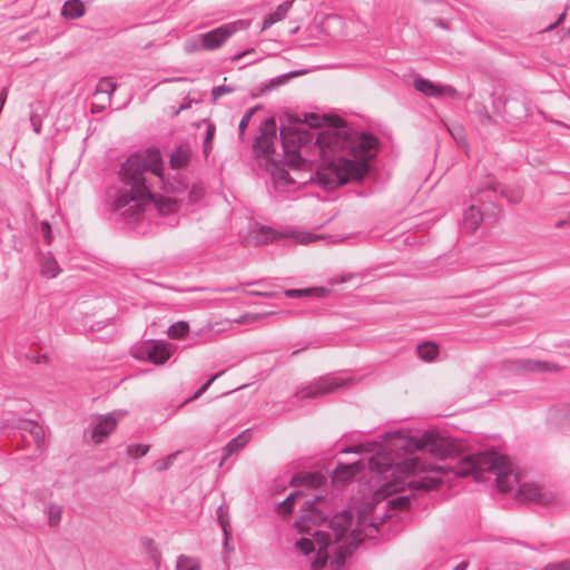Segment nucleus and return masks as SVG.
Masks as SVG:
<instances>
[{
  "instance_id": "obj_1",
  "label": "nucleus",
  "mask_w": 570,
  "mask_h": 570,
  "mask_svg": "<svg viewBox=\"0 0 570 570\" xmlns=\"http://www.w3.org/2000/svg\"><path fill=\"white\" fill-rule=\"evenodd\" d=\"M276 139L277 125L271 117L259 125V135L252 141V156L271 175L281 194L307 183L333 190L362 180L371 170L379 145L374 135L358 134L336 116L315 112L281 128L282 153L274 148Z\"/></svg>"
},
{
  "instance_id": "obj_2",
  "label": "nucleus",
  "mask_w": 570,
  "mask_h": 570,
  "mask_svg": "<svg viewBox=\"0 0 570 570\" xmlns=\"http://www.w3.org/2000/svg\"><path fill=\"white\" fill-rule=\"evenodd\" d=\"M322 507L323 502L320 499L303 501V513L296 520V528L299 533L311 534L313 539L301 538L296 547L308 556L315 551L316 543L317 554L312 562L313 568L323 569L332 557V566L340 569L364 538L371 539L374 535L379 523L371 519L368 524H365L368 513L373 510L371 504L360 505L356 518L350 510L330 517Z\"/></svg>"
},
{
  "instance_id": "obj_3",
  "label": "nucleus",
  "mask_w": 570,
  "mask_h": 570,
  "mask_svg": "<svg viewBox=\"0 0 570 570\" xmlns=\"http://www.w3.org/2000/svg\"><path fill=\"white\" fill-rule=\"evenodd\" d=\"M119 176L124 187L118 190L112 209L121 212L126 218H138L142 206L154 202L160 214L166 215L178 210L179 204L169 197L156 198L151 191V179L157 180L166 193L180 194L187 190V185L177 174L165 176L164 161L157 148L130 155L121 165Z\"/></svg>"
},
{
  "instance_id": "obj_4",
  "label": "nucleus",
  "mask_w": 570,
  "mask_h": 570,
  "mask_svg": "<svg viewBox=\"0 0 570 570\" xmlns=\"http://www.w3.org/2000/svg\"><path fill=\"white\" fill-rule=\"evenodd\" d=\"M370 464L379 473L393 471L400 476H409L421 472H440L446 474L453 471L455 475L465 478L473 476L476 482L483 481V473L490 472L495 476L497 488L500 492H509L518 481L513 473L511 463L495 451L479 452L463 458L461 465L455 469L436 462H428L423 458L415 455L405 458L396 463L385 461L381 463L372 458Z\"/></svg>"
},
{
  "instance_id": "obj_5",
  "label": "nucleus",
  "mask_w": 570,
  "mask_h": 570,
  "mask_svg": "<svg viewBox=\"0 0 570 570\" xmlns=\"http://www.w3.org/2000/svg\"><path fill=\"white\" fill-rule=\"evenodd\" d=\"M471 197L473 203L480 205L484 212L489 213V216L494 218L499 215L501 198H507L510 203L514 202L509 198L507 190L494 177H488L481 186L471 193Z\"/></svg>"
},
{
  "instance_id": "obj_6",
  "label": "nucleus",
  "mask_w": 570,
  "mask_h": 570,
  "mask_svg": "<svg viewBox=\"0 0 570 570\" xmlns=\"http://www.w3.org/2000/svg\"><path fill=\"white\" fill-rule=\"evenodd\" d=\"M248 22L239 19L228 22L213 29L208 32L202 33V43L205 50H215L219 48L228 38L239 30L246 29Z\"/></svg>"
},
{
  "instance_id": "obj_7",
  "label": "nucleus",
  "mask_w": 570,
  "mask_h": 570,
  "mask_svg": "<svg viewBox=\"0 0 570 570\" xmlns=\"http://www.w3.org/2000/svg\"><path fill=\"white\" fill-rule=\"evenodd\" d=\"M350 383L351 380H344L331 374L317 379L315 382L301 390L299 395L302 399H314L330 394L341 387L347 386Z\"/></svg>"
},
{
  "instance_id": "obj_8",
  "label": "nucleus",
  "mask_w": 570,
  "mask_h": 570,
  "mask_svg": "<svg viewBox=\"0 0 570 570\" xmlns=\"http://www.w3.org/2000/svg\"><path fill=\"white\" fill-rule=\"evenodd\" d=\"M134 356L156 365L164 364L169 357L168 344L164 341H145L134 348Z\"/></svg>"
},
{
  "instance_id": "obj_9",
  "label": "nucleus",
  "mask_w": 570,
  "mask_h": 570,
  "mask_svg": "<svg viewBox=\"0 0 570 570\" xmlns=\"http://www.w3.org/2000/svg\"><path fill=\"white\" fill-rule=\"evenodd\" d=\"M412 501H413V499L410 495H399L396 498H392L386 502L384 512H379L377 511L379 507L370 503L373 507V510L371 513H368L365 524H368L371 519H374L375 522L379 523L377 530H380V527L384 523L385 519L392 518L391 514H387L389 510H400V511L409 510L411 508ZM363 504L364 503H362L361 505H363ZM377 532L379 531H376L374 534H376ZM374 537L375 535H373L372 538H374Z\"/></svg>"
},
{
  "instance_id": "obj_10",
  "label": "nucleus",
  "mask_w": 570,
  "mask_h": 570,
  "mask_svg": "<svg viewBox=\"0 0 570 570\" xmlns=\"http://www.w3.org/2000/svg\"><path fill=\"white\" fill-rule=\"evenodd\" d=\"M518 499L523 502H534L543 505H550L556 502V497L551 493H544L533 483H523L519 487Z\"/></svg>"
},
{
  "instance_id": "obj_11",
  "label": "nucleus",
  "mask_w": 570,
  "mask_h": 570,
  "mask_svg": "<svg viewBox=\"0 0 570 570\" xmlns=\"http://www.w3.org/2000/svg\"><path fill=\"white\" fill-rule=\"evenodd\" d=\"M424 445L429 449L431 454L442 460L454 458L458 454L456 446L445 438L434 435L424 436Z\"/></svg>"
},
{
  "instance_id": "obj_12",
  "label": "nucleus",
  "mask_w": 570,
  "mask_h": 570,
  "mask_svg": "<svg viewBox=\"0 0 570 570\" xmlns=\"http://www.w3.org/2000/svg\"><path fill=\"white\" fill-rule=\"evenodd\" d=\"M413 85L417 91L422 92L428 97L449 96L451 98H454L458 94L456 89L452 86L439 85L422 77L415 78Z\"/></svg>"
},
{
  "instance_id": "obj_13",
  "label": "nucleus",
  "mask_w": 570,
  "mask_h": 570,
  "mask_svg": "<svg viewBox=\"0 0 570 570\" xmlns=\"http://www.w3.org/2000/svg\"><path fill=\"white\" fill-rule=\"evenodd\" d=\"M122 412H112L102 416L91 430V439L96 444H100L116 428L117 422L124 416Z\"/></svg>"
},
{
  "instance_id": "obj_14",
  "label": "nucleus",
  "mask_w": 570,
  "mask_h": 570,
  "mask_svg": "<svg viewBox=\"0 0 570 570\" xmlns=\"http://www.w3.org/2000/svg\"><path fill=\"white\" fill-rule=\"evenodd\" d=\"M283 238H287L286 233L259 223H252V243L255 245H267Z\"/></svg>"
},
{
  "instance_id": "obj_15",
  "label": "nucleus",
  "mask_w": 570,
  "mask_h": 570,
  "mask_svg": "<svg viewBox=\"0 0 570 570\" xmlns=\"http://www.w3.org/2000/svg\"><path fill=\"white\" fill-rule=\"evenodd\" d=\"M306 72L305 69L302 70H294L286 73H283L281 76L274 77L269 79L266 82H261L252 88V98L257 96L266 95L281 86L285 85L289 79L304 75Z\"/></svg>"
},
{
  "instance_id": "obj_16",
  "label": "nucleus",
  "mask_w": 570,
  "mask_h": 570,
  "mask_svg": "<svg viewBox=\"0 0 570 570\" xmlns=\"http://www.w3.org/2000/svg\"><path fill=\"white\" fill-rule=\"evenodd\" d=\"M485 216H489V213L474 203L464 212L462 228L468 233L475 232Z\"/></svg>"
},
{
  "instance_id": "obj_17",
  "label": "nucleus",
  "mask_w": 570,
  "mask_h": 570,
  "mask_svg": "<svg viewBox=\"0 0 570 570\" xmlns=\"http://www.w3.org/2000/svg\"><path fill=\"white\" fill-rule=\"evenodd\" d=\"M332 293V289L325 286H315L307 288H289L284 289L283 295L287 298H305V297H316L324 298L327 297Z\"/></svg>"
},
{
  "instance_id": "obj_18",
  "label": "nucleus",
  "mask_w": 570,
  "mask_h": 570,
  "mask_svg": "<svg viewBox=\"0 0 570 570\" xmlns=\"http://www.w3.org/2000/svg\"><path fill=\"white\" fill-rule=\"evenodd\" d=\"M325 481L326 478L320 472H297L291 476L289 483L294 487L307 485L316 489Z\"/></svg>"
},
{
  "instance_id": "obj_19",
  "label": "nucleus",
  "mask_w": 570,
  "mask_h": 570,
  "mask_svg": "<svg viewBox=\"0 0 570 570\" xmlns=\"http://www.w3.org/2000/svg\"><path fill=\"white\" fill-rule=\"evenodd\" d=\"M18 428L20 430L28 432L36 442L37 448H41V445L45 442L46 432L45 429L39 423L33 421L19 420Z\"/></svg>"
},
{
  "instance_id": "obj_20",
  "label": "nucleus",
  "mask_w": 570,
  "mask_h": 570,
  "mask_svg": "<svg viewBox=\"0 0 570 570\" xmlns=\"http://www.w3.org/2000/svg\"><path fill=\"white\" fill-rule=\"evenodd\" d=\"M191 150L187 145L178 146L170 155L169 164L173 169H180L188 165Z\"/></svg>"
},
{
  "instance_id": "obj_21",
  "label": "nucleus",
  "mask_w": 570,
  "mask_h": 570,
  "mask_svg": "<svg viewBox=\"0 0 570 570\" xmlns=\"http://www.w3.org/2000/svg\"><path fill=\"white\" fill-rule=\"evenodd\" d=\"M249 429L245 430L242 434L230 440L227 445L223 450V455L219 465H223L224 461L228 459L232 454L236 453L238 450L243 449L249 441V435L247 432Z\"/></svg>"
},
{
  "instance_id": "obj_22",
  "label": "nucleus",
  "mask_w": 570,
  "mask_h": 570,
  "mask_svg": "<svg viewBox=\"0 0 570 570\" xmlns=\"http://www.w3.org/2000/svg\"><path fill=\"white\" fill-rule=\"evenodd\" d=\"M416 353H417V356L422 361L431 363V362L436 361V358L440 354V348L436 343H434L432 341H425V342L417 344Z\"/></svg>"
},
{
  "instance_id": "obj_23",
  "label": "nucleus",
  "mask_w": 570,
  "mask_h": 570,
  "mask_svg": "<svg viewBox=\"0 0 570 570\" xmlns=\"http://www.w3.org/2000/svg\"><path fill=\"white\" fill-rule=\"evenodd\" d=\"M297 498H303L304 501L311 500V498H306L304 491L295 490L292 493H289L284 501L278 503L277 512L283 515L291 514L294 509L295 500ZM314 499H320L324 503V500L322 499V497H318V498L314 497ZM312 500H313V498H312Z\"/></svg>"
},
{
  "instance_id": "obj_24",
  "label": "nucleus",
  "mask_w": 570,
  "mask_h": 570,
  "mask_svg": "<svg viewBox=\"0 0 570 570\" xmlns=\"http://www.w3.org/2000/svg\"><path fill=\"white\" fill-rule=\"evenodd\" d=\"M86 13V7L81 0H68L63 3L61 16L69 20H75Z\"/></svg>"
},
{
  "instance_id": "obj_25",
  "label": "nucleus",
  "mask_w": 570,
  "mask_h": 570,
  "mask_svg": "<svg viewBox=\"0 0 570 570\" xmlns=\"http://www.w3.org/2000/svg\"><path fill=\"white\" fill-rule=\"evenodd\" d=\"M293 1H284L283 3L278 4L276 10L271 12L263 22L262 30H266L271 28L276 22L281 21L285 18L289 9L292 8Z\"/></svg>"
},
{
  "instance_id": "obj_26",
  "label": "nucleus",
  "mask_w": 570,
  "mask_h": 570,
  "mask_svg": "<svg viewBox=\"0 0 570 570\" xmlns=\"http://www.w3.org/2000/svg\"><path fill=\"white\" fill-rule=\"evenodd\" d=\"M552 364L543 361L519 360L517 368L523 372H547L551 371Z\"/></svg>"
},
{
  "instance_id": "obj_27",
  "label": "nucleus",
  "mask_w": 570,
  "mask_h": 570,
  "mask_svg": "<svg viewBox=\"0 0 570 570\" xmlns=\"http://www.w3.org/2000/svg\"><path fill=\"white\" fill-rule=\"evenodd\" d=\"M40 265L41 275L48 278H53L61 272L56 258L50 253L42 257Z\"/></svg>"
},
{
  "instance_id": "obj_28",
  "label": "nucleus",
  "mask_w": 570,
  "mask_h": 570,
  "mask_svg": "<svg viewBox=\"0 0 570 570\" xmlns=\"http://www.w3.org/2000/svg\"><path fill=\"white\" fill-rule=\"evenodd\" d=\"M441 480L421 476L419 479L410 481V484L417 490H436L441 485Z\"/></svg>"
},
{
  "instance_id": "obj_29",
  "label": "nucleus",
  "mask_w": 570,
  "mask_h": 570,
  "mask_svg": "<svg viewBox=\"0 0 570 570\" xmlns=\"http://www.w3.org/2000/svg\"><path fill=\"white\" fill-rule=\"evenodd\" d=\"M176 570H202L198 559L180 554L176 561Z\"/></svg>"
},
{
  "instance_id": "obj_30",
  "label": "nucleus",
  "mask_w": 570,
  "mask_h": 570,
  "mask_svg": "<svg viewBox=\"0 0 570 570\" xmlns=\"http://www.w3.org/2000/svg\"><path fill=\"white\" fill-rule=\"evenodd\" d=\"M363 464L361 462H355L352 464L337 463V466L334 469V473L336 476L340 475V470H348L347 476H343L344 480H351L357 473L362 471Z\"/></svg>"
},
{
  "instance_id": "obj_31",
  "label": "nucleus",
  "mask_w": 570,
  "mask_h": 570,
  "mask_svg": "<svg viewBox=\"0 0 570 570\" xmlns=\"http://www.w3.org/2000/svg\"><path fill=\"white\" fill-rule=\"evenodd\" d=\"M189 330V325L186 322L179 321L169 326L168 335L173 340L183 338Z\"/></svg>"
},
{
  "instance_id": "obj_32",
  "label": "nucleus",
  "mask_w": 570,
  "mask_h": 570,
  "mask_svg": "<svg viewBox=\"0 0 570 570\" xmlns=\"http://www.w3.org/2000/svg\"><path fill=\"white\" fill-rule=\"evenodd\" d=\"M62 509L57 504L48 507V523L50 527H56L61 521Z\"/></svg>"
},
{
  "instance_id": "obj_33",
  "label": "nucleus",
  "mask_w": 570,
  "mask_h": 570,
  "mask_svg": "<svg viewBox=\"0 0 570 570\" xmlns=\"http://www.w3.org/2000/svg\"><path fill=\"white\" fill-rule=\"evenodd\" d=\"M217 520H218V523H219L222 530L230 529L228 507L226 504H220L217 508Z\"/></svg>"
},
{
  "instance_id": "obj_34",
  "label": "nucleus",
  "mask_w": 570,
  "mask_h": 570,
  "mask_svg": "<svg viewBox=\"0 0 570 570\" xmlns=\"http://www.w3.org/2000/svg\"><path fill=\"white\" fill-rule=\"evenodd\" d=\"M117 88V85L112 82L108 78H102L99 80L97 87H96V94H107L110 96Z\"/></svg>"
},
{
  "instance_id": "obj_35",
  "label": "nucleus",
  "mask_w": 570,
  "mask_h": 570,
  "mask_svg": "<svg viewBox=\"0 0 570 570\" xmlns=\"http://www.w3.org/2000/svg\"><path fill=\"white\" fill-rule=\"evenodd\" d=\"M149 451V446L146 444H131L127 448L128 456L138 459L146 455Z\"/></svg>"
},
{
  "instance_id": "obj_36",
  "label": "nucleus",
  "mask_w": 570,
  "mask_h": 570,
  "mask_svg": "<svg viewBox=\"0 0 570 570\" xmlns=\"http://www.w3.org/2000/svg\"><path fill=\"white\" fill-rule=\"evenodd\" d=\"M185 50L187 52H196L199 50H205L203 48V43H202V33L187 39L185 42Z\"/></svg>"
},
{
  "instance_id": "obj_37",
  "label": "nucleus",
  "mask_w": 570,
  "mask_h": 570,
  "mask_svg": "<svg viewBox=\"0 0 570 570\" xmlns=\"http://www.w3.org/2000/svg\"><path fill=\"white\" fill-rule=\"evenodd\" d=\"M177 456V453H171L169 454L167 458L163 459V460H158L154 463V466L157 471H165L167 470L169 466H171L174 460L176 459Z\"/></svg>"
},
{
  "instance_id": "obj_38",
  "label": "nucleus",
  "mask_w": 570,
  "mask_h": 570,
  "mask_svg": "<svg viewBox=\"0 0 570 570\" xmlns=\"http://www.w3.org/2000/svg\"><path fill=\"white\" fill-rule=\"evenodd\" d=\"M204 196V189L202 186L193 185V187L188 190V198L190 203H197Z\"/></svg>"
},
{
  "instance_id": "obj_39",
  "label": "nucleus",
  "mask_w": 570,
  "mask_h": 570,
  "mask_svg": "<svg viewBox=\"0 0 570 570\" xmlns=\"http://www.w3.org/2000/svg\"><path fill=\"white\" fill-rule=\"evenodd\" d=\"M216 128L213 124L207 126L205 138H204V153L207 154L209 149V144L212 139L214 138Z\"/></svg>"
},
{
  "instance_id": "obj_40",
  "label": "nucleus",
  "mask_w": 570,
  "mask_h": 570,
  "mask_svg": "<svg viewBox=\"0 0 570 570\" xmlns=\"http://www.w3.org/2000/svg\"><path fill=\"white\" fill-rule=\"evenodd\" d=\"M219 376V374H216L212 376L206 383H204L191 396V400L198 399L203 393H205L208 387L212 385V383Z\"/></svg>"
},
{
  "instance_id": "obj_41",
  "label": "nucleus",
  "mask_w": 570,
  "mask_h": 570,
  "mask_svg": "<svg viewBox=\"0 0 570 570\" xmlns=\"http://www.w3.org/2000/svg\"><path fill=\"white\" fill-rule=\"evenodd\" d=\"M233 89L230 87H227V86H217V87H214L213 90H212V95H213V99L214 100H217L218 98H220L223 95L227 94V92H232Z\"/></svg>"
},
{
  "instance_id": "obj_42",
  "label": "nucleus",
  "mask_w": 570,
  "mask_h": 570,
  "mask_svg": "<svg viewBox=\"0 0 570 570\" xmlns=\"http://www.w3.org/2000/svg\"><path fill=\"white\" fill-rule=\"evenodd\" d=\"M40 229H41V234H42V237L45 238L46 243L50 244L51 243V227H50L49 223L46 220L41 222Z\"/></svg>"
},
{
  "instance_id": "obj_43",
  "label": "nucleus",
  "mask_w": 570,
  "mask_h": 570,
  "mask_svg": "<svg viewBox=\"0 0 570 570\" xmlns=\"http://www.w3.org/2000/svg\"><path fill=\"white\" fill-rule=\"evenodd\" d=\"M223 533H224V551L226 553H229L232 551H234V546L230 544L229 540H230V529L229 530H223Z\"/></svg>"
},
{
  "instance_id": "obj_44",
  "label": "nucleus",
  "mask_w": 570,
  "mask_h": 570,
  "mask_svg": "<svg viewBox=\"0 0 570 570\" xmlns=\"http://www.w3.org/2000/svg\"><path fill=\"white\" fill-rule=\"evenodd\" d=\"M249 125V110L245 111L243 115V118L240 119L238 129H239V136H244L245 128Z\"/></svg>"
},
{
  "instance_id": "obj_45",
  "label": "nucleus",
  "mask_w": 570,
  "mask_h": 570,
  "mask_svg": "<svg viewBox=\"0 0 570 570\" xmlns=\"http://www.w3.org/2000/svg\"><path fill=\"white\" fill-rule=\"evenodd\" d=\"M544 570H570V560H566L559 563H554L546 568Z\"/></svg>"
},
{
  "instance_id": "obj_46",
  "label": "nucleus",
  "mask_w": 570,
  "mask_h": 570,
  "mask_svg": "<svg viewBox=\"0 0 570 570\" xmlns=\"http://www.w3.org/2000/svg\"><path fill=\"white\" fill-rule=\"evenodd\" d=\"M276 314L277 313L274 311H268V312H253L252 311L250 317H252V322H255L257 320H261V318H264L267 316H272V315H276Z\"/></svg>"
},
{
  "instance_id": "obj_47",
  "label": "nucleus",
  "mask_w": 570,
  "mask_h": 570,
  "mask_svg": "<svg viewBox=\"0 0 570 570\" xmlns=\"http://www.w3.org/2000/svg\"><path fill=\"white\" fill-rule=\"evenodd\" d=\"M433 22H434V24H435L436 27H440V28H442V29H449V27H450V26H449V22H448V21H445V20H443V19H441V18H436V19H434V21H433Z\"/></svg>"
},
{
  "instance_id": "obj_48",
  "label": "nucleus",
  "mask_w": 570,
  "mask_h": 570,
  "mask_svg": "<svg viewBox=\"0 0 570 570\" xmlns=\"http://www.w3.org/2000/svg\"><path fill=\"white\" fill-rule=\"evenodd\" d=\"M564 18H566V12L561 13V14L558 17L557 21H556V22H553V23H551V24L547 28V30H552V29H554L558 24H560V23L564 20Z\"/></svg>"
},
{
  "instance_id": "obj_49",
  "label": "nucleus",
  "mask_w": 570,
  "mask_h": 570,
  "mask_svg": "<svg viewBox=\"0 0 570 570\" xmlns=\"http://www.w3.org/2000/svg\"><path fill=\"white\" fill-rule=\"evenodd\" d=\"M30 120H31L33 130L37 134H40V131H41V122L39 120L37 121L33 116L30 117Z\"/></svg>"
},
{
  "instance_id": "obj_50",
  "label": "nucleus",
  "mask_w": 570,
  "mask_h": 570,
  "mask_svg": "<svg viewBox=\"0 0 570 570\" xmlns=\"http://www.w3.org/2000/svg\"><path fill=\"white\" fill-rule=\"evenodd\" d=\"M347 473H348V470H340V475L341 476H336L335 473L333 472V480H337V481H342V482H347L348 480H344L343 476H347Z\"/></svg>"
},
{
  "instance_id": "obj_51",
  "label": "nucleus",
  "mask_w": 570,
  "mask_h": 570,
  "mask_svg": "<svg viewBox=\"0 0 570 570\" xmlns=\"http://www.w3.org/2000/svg\"><path fill=\"white\" fill-rule=\"evenodd\" d=\"M250 295H252V297L253 296H269V295H273V293H263V292H259L256 289H252Z\"/></svg>"
},
{
  "instance_id": "obj_52",
  "label": "nucleus",
  "mask_w": 570,
  "mask_h": 570,
  "mask_svg": "<svg viewBox=\"0 0 570 570\" xmlns=\"http://www.w3.org/2000/svg\"><path fill=\"white\" fill-rule=\"evenodd\" d=\"M468 564L469 563L466 561H463V562L459 563L453 570H466Z\"/></svg>"
},
{
  "instance_id": "obj_53",
  "label": "nucleus",
  "mask_w": 570,
  "mask_h": 570,
  "mask_svg": "<svg viewBox=\"0 0 570 570\" xmlns=\"http://www.w3.org/2000/svg\"><path fill=\"white\" fill-rule=\"evenodd\" d=\"M258 108H259V106H252V109H250L252 116H254V114L256 112V110Z\"/></svg>"
},
{
  "instance_id": "obj_54",
  "label": "nucleus",
  "mask_w": 570,
  "mask_h": 570,
  "mask_svg": "<svg viewBox=\"0 0 570 570\" xmlns=\"http://www.w3.org/2000/svg\"><path fill=\"white\" fill-rule=\"evenodd\" d=\"M301 352V350H296L292 353V355H297Z\"/></svg>"
},
{
  "instance_id": "obj_55",
  "label": "nucleus",
  "mask_w": 570,
  "mask_h": 570,
  "mask_svg": "<svg viewBox=\"0 0 570 570\" xmlns=\"http://www.w3.org/2000/svg\"><path fill=\"white\" fill-rule=\"evenodd\" d=\"M567 416H569V419H570V406H569V410L567 412Z\"/></svg>"
}]
</instances>
